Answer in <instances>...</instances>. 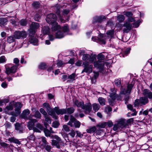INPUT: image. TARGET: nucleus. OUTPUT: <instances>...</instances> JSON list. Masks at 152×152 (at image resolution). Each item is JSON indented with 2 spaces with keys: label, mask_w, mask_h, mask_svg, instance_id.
Segmentation results:
<instances>
[{
  "label": "nucleus",
  "mask_w": 152,
  "mask_h": 152,
  "mask_svg": "<svg viewBox=\"0 0 152 152\" xmlns=\"http://www.w3.org/2000/svg\"><path fill=\"white\" fill-rule=\"evenodd\" d=\"M124 14L128 18L125 21L124 23L122 24L121 27H124L123 29L124 33H128L132 29V24L131 23L135 21V18L132 17L133 14L130 12H125Z\"/></svg>",
  "instance_id": "obj_1"
},
{
  "label": "nucleus",
  "mask_w": 152,
  "mask_h": 152,
  "mask_svg": "<svg viewBox=\"0 0 152 152\" xmlns=\"http://www.w3.org/2000/svg\"><path fill=\"white\" fill-rule=\"evenodd\" d=\"M116 123L114 124L113 128V130L115 131L118 129L121 130L127 126L126 120L124 119H119L116 121Z\"/></svg>",
  "instance_id": "obj_2"
},
{
  "label": "nucleus",
  "mask_w": 152,
  "mask_h": 152,
  "mask_svg": "<svg viewBox=\"0 0 152 152\" xmlns=\"http://www.w3.org/2000/svg\"><path fill=\"white\" fill-rule=\"evenodd\" d=\"M37 122V120L36 119H31L27 123V126L30 130L33 129L34 132H40L41 131L34 127V124Z\"/></svg>",
  "instance_id": "obj_3"
},
{
  "label": "nucleus",
  "mask_w": 152,
  "mask_h": 152,
  "mask_svg": "<svg viewBox=\"0 0 152 152\" xmlns=\"http://www.w3.org/2000/svg\"><path fill=\"white\" fill-rule=\"evenodd\" d=\"M67 124L72 127H75L79 128L80 127L81 123L72 115H70V121L67 123Z\"/></svg>",
  "instance_id": "obj_4"
},
{
  "label": "nucleus",
  "mask_w": 152,
  "mask_h": 152,
  "mask_svg": "<svg viewBox=\"0 0 152 152\" xmlns=\"http://www.w3.org/2000/svg\"><path fill=\"white\" fill-rule=\"evenodd\" d=\"M52 139H55V140H51V144L52 145L55 146L57 148H59L60 147V143L63 142L61 138L57 135H53L51 136Z\"/></svg>",
  "instance_id": "obj_5"
},
{
  "label": "nucleus",
  "mask_w": 152,
  "mask_h": 152,
  "mask_svg": "<svg viewBox=\"0 0 152 152\" xmlns=\"http://www.w3.org/2000/svg\"><path fill=\"white\" fill-rule=\"evenodd\" d=\"M27 36V33L25 31H15L13 35L15 38L18 39H24Z\"/></svg>",
  "instance_id": "obj_6"
},
{
  "label": "nucleus",
  "mask_w": 152,
  "mask_h": 152,
  "mask_svg": "<svg viewBox=\"0 0 152 152\" xmlns=\"http://www.w3.org/2000/svg\"><path fill=\"white\" fill-rule=\"evenodd\" d=\"M90 63L86 61L83 63V65L84 68L82 72V73L86 72L89 74L92 72L93 65H89Z\"/></svg>",
  "instance_id": "obj_7"
},
{
  "label": "nucleus",
  "mask_w": 152,
  "mask_h": 152,
  "mask_svg": "<svg viewBox=\"0 0 152 152\" xmlns=\"http://www.w3.org/2000/svg\"><path fill=\"white\" fill-rule=\"evenodd\" d=\"M18 66V65H16L10 67L7 65H5V72L8 75H9L11 73H15L17 71Z\"/></svg>",
  "instance_id": "obj_8"
},
{
  "label": "nucleus",
  "mask_w": 152,
  "mask_h": 152,
  "mask_svg": "<svg viewBox=\"0 0 152 152\" xmlns=\"http://www.w3.org/2000/svg\"><path fill=\"white\" fill-rule=\"evenodd\" d=\"M107 36L102 35L99 36V37H95L92 38V40L94 41L99 42L101 44H104L106 42L105 39L107 38Z\"/></svg>",
  "instance_id": "obj_9"
},
{
  "label": "nucleus",
  "mask_w": 152,
  "mask_h": 152,
  "mask_svg": "<svg viewBox=\"0 0 152 152\" xmlns=\"http://www.w3.org/2000/svg\"><path fill=\"white\" fill-rule=\"evenodd\" d=\"M46 20L48 23L50 24L56 22L57 17L55 14L50 13L47 15Z\"/></svg>",
  "instance_id": "obj_10"
},
{
  "label": "nucleus",
  "mask_w": 152,
  "mask_h": 152,
  "mask_svg": "<svg viewBox=\"0 0 152 152\" xmlns=\"http://www.w3.org/2000/svg\"><path fill=\"white\" fill-rule=\"evenodd\" d=\"M40 25L38 23L33 22L30 26L29 29L30 34H34L35 33V30L39 27Z\"/></svg>",
  "instance_id": "obj_11"
},
{
  "label": "nucleus",
  "mask_w": 152,
  "mask_h": 152,
  "mask_svg": "<svg viewBox=\"0 0 152 152\" xmlns=\"http://www.w3.org/2000/svg\"><path fill=\"white\" fill-rule=\"evenodd\" d=\"M133 85L132 84H129L128 85L127 87V89L126 90L124 89L122 86H121L120 88V94H125L126 93H130L131 91V90Z\"/></svg>",
  "instance_id": "obj_12"
},
{
  "label": "nucleus",
  "mask_w": 152,
  "mask_h": 152,
  "mask_svg": "<svg viewBox=\"0 0 152 152\" xmlns=\"http://www.w3.org/2000/svg\"><path fill=\"white\" fill-rule=\"evenodd\" d=\"M104 62L102 61H98L94 62V63L95 67L99 69H103L104 65Z\"/></svg>",
  "instance_id": "obj_13"
},
{
  "label": "nucleus",
  "mask_w": 152,
  "mask_h": 152,
  "mask_svg": "<svg viewBox=\"0 0 152 152\" xmlns=\"http://www.w3.org/2000/svg\"><path fill=\"white\" fill-rule=\"evenodd\" d=\"M95 57L90 56L88 54H85L83 55L82 59L84 61H88L89 63H92L94 60Z\"/></svg>",
  "instance_id": "obj_14"
},
{
  "label": "nucleus",
  "mask_w": 152,
  "mask_h": 152,
  "mask_svg": "<svg viewBox=\"0 0 152 152\" xmlns=\"http://www.w3.org/2000/svg\"><path fill=\"white\" fill-rule=\"evenodd\" d=\"M13 105L11 103L9 104L8 106H7L6 107L3 109L4 112L6 114H7L9 115H11L12 114V112H10L13 109Z\"/></svg>",
  "instance_id": "obj_15"
},
{
  "label": "nucleus",
  "mask_w": 152,
  "mask_h": 152,
  "mask_svg": "<svg viewBox=\"0 0 152 152\" xmlns=\"http://www.w3.org/2000/svg\"><path fill=\"white\" fill-rule=\"evenodd\" d=\"M30 113V111L28 109H25L23 111L20 115L21 117L25 119H29V118L27 116Z\"/></svg>",
  "instance_id": "obj_16"
},
{
  "label": "nucleus",
  "mask_w": 152,
  "mask_h": 152,
  "mask_svg": "<svg viewBox=\"0 0 152 152\" xmlns=\"http://www.w3.org/2000/svg\"><path fill=\"white\" fill-rule=\"evenodd\" d=\"M82 109L85 110V112L86 113H88L91 111L92 109L91 104L88 103L84 104Z\"/></svg>",
  "instance_id": "obj_17"
},
{
  "label": "nucleus",
  "mask_w": 152,
  "mask_h": 152,
  "mask_svg": "<svg viewBox=\"0 0 152 152\" xmlns=\"http://www.w3.org/2000/svg\"><path fill=\"white\" fill-rule=\"evenodd\" d=\"M31 110L32 113H33L32 116L36 118L40 119L41 118V114L40 113L38 110L34 108H32Z\"/></svg>",
  "instance_id": "obj_18"
},
{
  "label": "nucleus",
  "mask_w": 152,
  "mask_h": 152,
  "mask_svg": "<svg viewBox=\"0 0 152 152\" xmlns=\"http://www.w3.org/2000/svg\"><path fill=\"white\" fill-rule=\"evenodd\" d=\"M105 19V17L104 16H96L93 18V23H95L96 22L101 23Z\"/></svg>",
  "instance_id": "obj_19"
},
{
  "label": "nucleus",
  "mask_w": 152,
  "mask_h": 152,
  "mask_svg": "<svg viewBox=\"0 0 152 152\" xmlns=\"http://www.w3.org/2000/svg\"><path fill=\"white\" fill-rule=\"evenodd\" d=\"M50 24L52 25L51 29L52 31H58L59 30H61V28L56 22L51 23Z\"/></svg>",
  "instance_id": "obj_20"
},
{
  "label": "nucleus",
  "mask_w": 152,
  "mask_h": 152,
  "mask_svg": "<svg viewBox=\"0 0 152 152\" xmlns=\"http://www.w3.org/2000/svg\"><path fill=\"white\" fill-rule=\"evenodd\" d=\"M54 110L56 113L58 115H63L66 113V109H59L57 107H55L54 108Z\"/></svg>",
  "instance_id": "obj_21"
},
{
  "label": "nucleus",
  "mask_w": 152,
  "mask_h": 152,
  "mask_svg": "<svg viewBox=\"0 0 152 152\" xmlns=\"http://www.w3.org/2000/svg\"><path fill=\"white\" fill-rule=\"evenodd\" d=\"M15 129L19 133H23V128L21 124L18 123H17L15 124Z\"/></svg>",
  "instance_id": "obj_22"
},
{
  "label": "nucleus",
  "mask_w": 152,
  "mask_h": 152,
  "mask_svg": "<svg viewBox=\"0 0 152 152\" xmlns=\"http://www.w3.org/2000/svg\"><path fill=\"white\" fill-rule=\"evenodd\" d=\"M142 94L144 96L152 99V93L148 89H144L142 91Z\"/></svg>",
  "instance_id": "obj_23"
},
{
  "label": "nucleus",
  "mask_w": 152,
  "mask_h": 152,
  "mask_svg": "<svg viewBox=\"0 0 152 152\" xmlns=\"http://www.w3.org/2000/svg\"><path fill=\"white\" fill-rule=\"evenodd\" d=\"M47 112H48V114L52 116L53 118H54L55 119H57L58 118V116L56 115L55 113V111L54 110H53L52 109L50 108L49 109L47 110Z\"/></svg>",
  "instance_id": "obj_24"
},
{
  "label": "nucleus",
  "mask_w": 152,
  "mask_h": 152,
  "mask_svg": "<svg viewBox=\"0 0 152 152\" xmlns=\"http://www.w3.org/2000/svg\"><path fill=\"white\" fill-rule=\"evenodd\" d=\"M29 42L34 45H38V40L34 37H31L29 39Z\"/></svg>",
  "instance_id": "obj_25"
},
{
  "label": "nucleus",
  "mask_w": 152,
  "mask_h": 152,
  "mask_svg": "<svg viewBox=\"0 0 152 152\" xmlns=\"http://www.w3.org/2000/svg\"><path fill=\"white\" fill-rule=\"evenodd\" d=\"M74 104L78 107H81L82 109L83 107L84 103L83 102H79L77 100H75L74 102Z\"/></svg>",
  "instance_id": "obj_26"
},
{
  "label": "nucleus",
  "mask_w": 152,
  "mask_h": 152,
  "mask_svg": "<svg viewBox=\"0 0 152 152\" xmlns=\"http://www.w3.org/2000/svg\"><path fill=\"white\" fill-rule=\"evenodd\" d=\"M61 30H58L55 34V37L56 38L61 39L64 36V33L61 32Z\"/></svg>",
  "instance_id": "obj_27"
},
{
  "label": "nucleus",
  "mask_w": 152,
  "mask_h": 152,
  "mask_svg": "<svg viewBox=\"0 0 152 152\" xmlns=\"http://www.w3.org/2000/svg\"><path fill=\"white\" fill-rule=\"evenodd\" d=\"M50 28L48 26H44L43 27L42 30V32L44 35L48 34L49 33Z\"/></svg>",
  "instance_id": "obj_28"
},
{
  "label": "nucleus",
  "mask_w": 152,
  "mask_h": 152,
  "mask_svg": "<svg viewBox=\"0 0 152 152\" xmlns=\"http://www.w3.org/2000/svg\"><path fill=\"white\" fill-rule=\"evenodd\" d=\"M76 77L75 73H73L72 74L68 76V78L69 79L67 81V82H72L75 80V78Z\"/></svg>",
  "instance_id": "obj_29"
},
{
  "label": "nucleus",
  "mask_w": 152,
  "mask_h": 152,
  "mask_svg": "<svg viewBox=\"0 0 152 152\" xmlns=\"http://www.w3.org/2000/svg\"><path fill=\"white\" fill-rule=\"evenodd\" d=\"M56 14L58 15V18L60 20L61 22L62 23H64L65 22V20L63 19V16H61L60 14V11L58 9L56 12Z\"/></svg>",
  "instance_id": "obj_30"
},
{
  "label": "nucleus",
  "mask_w": 152,
  "mask_h": 152,
  "mask_svg": "<svg viewBox=\"0 0 152 152\" xmlns=\"http://www.w3.org/2000/svg\"><path fill=\"white\" fill-rule=\"evenodd\" d=\"M125 17L124 15H118L117 17V20L120 23H121L125 20Z\"/></svg>",
  "instance_id": "obj_31"
},
{
  "label": "nucleus",
  "mask_w": 152,
  "mask_h": 152,
  "mask_svg": "<svg viewBox=\"0 0 152 152\" xmlns=\"http://www.w3.org/2000/svg\"><path fill=\"white\" fill-rule=\"evenodd\" d=\"M140 104L144 105L148 103V98L144 97H141L140 99Z\"/></svg>",
  "instance_id": "obj_32"
},
{
  "label": "nucleus",
  "mask_w": 152,
  "mask_h": 152,
  "mask_svg": "<svg viewBox=\"0 0 152 152\" xmlns=\"http://www.w3.org/2000/svg\"><path fill=\"white\" fill-rule=\"evenodd\" d=\"M20 113V109L16 108L15 109V112H12V114L11 115L17 116L19 115Z\"/></svg>",
  "instance_id": "obj_33"
},
{
  "label": "nucleus",
  "mask_w": 152,
  "mask_h": 152,
  "mask_svg": "<svg viewBox=\"0 0 152 152\" xmlns=\"http://www.w3.org/2000/svg\"><path fill=\"white\" fill-rule=\"evenodd\" d=\"M92 106L93 110L95 112L97 111L100 107V105L99 104L95 103L93 104Z\"/></svg>",
  "instance_id": "obj_34"
},
{
  "label": "nucleus",
  "mask_w": 152,
  "mask_h": 152,
  "mask_svg": "<svg viewBox=\"0 0 152 152\" xmlns=\"http://www.w3.org/2000/svg\"><path fill=\"white\" fill-rule=\"evenodd\" d=\"M8 140L10 142H14L18 145H20V141L14 137L9 138L8 139Z\"/></svg>",
  "instance_id": "obj_35"
},
{
  "label": "nucleus",
  "mask_w": 152,
  "mask_h": 152,
  "mask_svg": "<svg viewBox=\"0 0 152 152\" xmlns=\"http://www.w3.org/2000/svg\"><path fill=\"white\" fill-rule=\"evenodd\" d=\"M98 101L100 104L102 105H104L105 104V99L101 97H99L98 99Z\"/></svg>",
  "instance_id": "obj_36"
},
{
  "label": "nucleus",
  "mask_w": 152,
  "mask_h": 152,
  "mask_svg": "<svg viewBox=\"0 0 152 152\" xmlns=\"http://www.w3.org/2000/svg\"><path fill=\"white\" fill-rule=\"evenodd\" d=\"M14 36H10L8 37L7 39V42L8 43H10L13 42L15 40V39Z\"/></svg>",
  "instance_id": "obj_37"
},
{
  "label": "nucleus",
  "mask_w": 152,
  "mask_h": 152,
  "mask_svg": "<svg viewBox=\"0 0 152 152\" xmlns=\"http://www.w3.org/2000/svg\"><path fill=\"white\" fill-rule=\"evenodd\" d=\"M47 67V66L45 63H40L39 66V68L42 69H45Z\"/></svg>",
  "instance_id": "obj_38"
},
{
  "label": "nucleus",
  "mask_w": 152,
  "mask_h": 152,
  "mask_svg": "<svg viewBox=\"0 0 152 152\" xmlns=\"http://www.w3.org/2000/svg\"><path fill=\"white\" fill-rule=\"evenodd\" d=\"M7 22L6 19L3 18H0V26H2L5 24V23Z\"/></svg>",
  "instance_id": "obj_39"
},
{
  "label": "nucleus",
  "mask_w": 152,
  "mask_h": 152,
  "mask_svg": "<svg viewBox=\"0 0 152 152\" xmlns=\"http://www.w3.org/2000/svg\"><path fill=\"white\" fill-rule=\"evenodd\" d=\"M97 58V59L98 60V61H102V60L104 59L105 56L102 53H100L98 54Z\"/></svg>",
  "instance_id": "obj_40"
},
{
  "label": "nucleus",
  "mask_w": 152,
  "mask_h": 152,
  "mask_svg": "<svg viewBox=\"0 0 152 152\" xmlns=\"http://www.w3.org/2000/svg\"><path fill=\"white\" fill-rule=\"evenodd\" d=\"M96 130V128L95 126H94L91 128L87 129L86 131L87 133H91L95 132Z\"/></svg>",
  "instance_id": "obj_41"
},
{
  "label": "nucleus",
  "mask_w": 152,
  "mask_h": 152,
  "mask_svg": "<svg viewBox=\"0 0 152 152\" xmlns=\"http://www.w3.org/2000/svg\"><path fill=\"white\" fill-rule=\"evenodd\" d=\"M109 93L110 94L109 96L113 100H114L116 98L117 94L115 93Z\"/></svg>",
  "instance_id": "obj_42"
},
{
  "label": "nucleus",
  "mask_w": 152,
  "mask_h": 152,
  "mask_svg": "<svg viewBox=\"0 0 152 152\" xmlns=\"http://www.w3.org/2000/svg\"><path fill=\"white\" fill-rule=\"evenodd\" d=\"M75 109L73 107H70L67 109L66 112L69 114L73 113L75 111Z\"/></svg>",
  "instance_id": "obj_43"
},
{
  "label": "nucleus",
  "mask_w": 152,
  "mask_h": 152,
  "mask_svg": "<svg viewBox=\"0 0 152 152\" xmlns=\"http://www.w3.org/2000/svg\"><path fill=\"white\" fill-rule=\"evenodd\" d=\"M61 31L62 30L64 32H68L69 31L68 27L67 24H65L64 26L61 28Z\"/></svg>",
  "instance_id": "obj_44"
},
{
  "label": "nucleus",
  "mask_w": 152,
  "mask_h": 152,
  "mask_svg": "<svg viewBox=\"0 0 152 152\" xmlns=\"http://www.w3.org/2000/svg\"><path fill=\"white\" fill-rule=\"evenodd\" d=\"M64 131L66 132H69V127L67 125H64L63 126V129L61 130V132H64Z\"/></svg>",
  "instance_id": "obj_45"
},
{
  "label": "nucleus",
  "mask_w": 152,
  "mask_h": 152,
  "mask_svg": "<svg viewBox=\"0 0 152 152\" xmlns=\"http://www.w3.org/2000/svg\"><path fill=\"white\" fill-rule=\"evenodd\" d=\"M44 132L45 134V136L47 137H49L50 136V134L51 133L50 131L46 129L45 128L44 129Z\"/></svg>",
  "instance_id": "obj_46"
},
{
  "label": "nucleus",
  "mask_w": 152,
  "mask_h": 152,
  "mask_svg": "<svg viewBox=\"0 0 152 152\" xmlns=\"http://www.w3.org/2000/svg\"><path fill=\"white\" fill-rule=\"evenodd\" d=\"M135 21L134 22V23L132 24V25H133V27H134V28H137L140 25V20H137L136 21Z\"/></svg>",
  "instance_id": "obj_47"
},
{
  "label": "nucleus",
  "mask_w": 152,
  "mask_h": 152,
  "mask_svg": "<svg viewBox=\"0 0 152 152\" xmlns=\"http://www.w3.org/2000/svg\"><path fill=\"white\" fill-rule=\"evenodd\" d=\"M131 49L130 48H127L125 51H124L123 56L124 57L125 56H126L129 53Z\"/></svg>",
  "instance_id": "obj_48"
},
{
  "label": "nucleus",
  "mask_w": 152,
  "mask_h": 152,
  "mask_svg": "<svg viewBox=\"0 0 152 152\" xmlns=\"http://www.w3.org/2000/svg\"><path fill=\"white\" fill-rule=\"evenodd\" d=\"M44 117L45 118V120L48 123L51 124V120L50 118L48 115L47 114L46 115L44 116Z\"/></svg>",
  "instance_id": "obj_49"
},
{
  "label": "nucleus",
  "mask_w": 152,
  "mask_h": 152,
  "mask_svg": "<svg viewBox=\"0 0 152 152\" xmlns=\"http://www.w3.org/2000/svg\"><path fill=\"white\" fill-rule=\"evenodd\" d=\"M44 147L45 148V149L48 152L50 151L52 148L51 146L49 145L48 144L44 146Z\"/></svg>",
  "instance_id": "obj_50"
},
{
  "label": "nucleus",
  "mask_w": 152,
  "mask_h": 152,
  "mask_svg": "<svg viewBox=\"0 0 152 152\" xmlns=\"http://www.w3.org/2000/svg\"><path fill=\"white\" fill-rule=\"evenodd\" d=\"M63 15H65L68 14L70 10L69 9H64L62 11Z\"/></svg>",
  "instance_id": "obj_51"
},
{
  "label": "nucleus",
  "mask_w": 152,
  "mask_h": 152,
  "mask_svg": "<svg viewBox=\"0 0 152 152\" xmlns=\"http://www.w3.org/2000/svg\"><path fill=\"white\" fill-rule=\"evenodd\" d=\"M20 24L23 26H25L27 24L26 21L24 19H22L20 22Z\"/></svg>",
  "instance_id": "obj_52"
},
{
  "label": "nucleus",
  "mask_w": 152,
  "mask_h": 152,
  "mask_svg": "<svg viewBox=\"0 0 152 152\" xmlns=\"http://www.w3.org/2000/svg\"><path fill=\"white\" fill-rule=\"evenodd\" d=\"M36 127L39 129L40 131L41 130H42L43 129V126L41 124L39 123L37 124Z\"/></svg>",
  "instance_id": "obj_53"
},
{
  "label": "nucleus",
  "mask_w": 152,
  "mask_h": 152,
  "mask_svg": "<svg viewBox=\"0 0 152 152\" xmlns=\"http://www.w3.org/2000/svg\"><path fill=\"white\" fill-rule=\"evenodd\" d=\"M41 139H42V141L43 143V146L48 144V142H47V141L46 140V138H45V137H42Z\"/></svg>",
  "instance_id": "obj_54"
},
{
  "label": "nucleus",
  "mask_w": 152,
  "mask_h": 152,
  "mask_svg": "<svg viewBox=\"0 0 152 152\" xmlns=\"http://www.w3.org/2000/svg\"><path fill=\"white\" fill-rule=\"evenodd\" d=\"M33 6L35 8H37L39 6V2L35 1L32 4Z\"/></svg>",
  "instance_id": "obj_55"
},
{
  "label": "nucleus",
  "mask_w": 152,
  "mask_h": 152,
  "mask_svg": "<svg viewBox=\"0 0 152 152\" xmlns=\"http://www.w3.org/2000/svg\"><path fill=\"white\" fill-rule=\"evenodd\" d=\"M6 59L4 56H2L0 57V63H3L5 62L6 61Z\"/></svg>",
  "instance_id": "obj_56"
},
{
  "label": "nucleus",
  "mask_w": 152,
  "mask_h": 152,
  "mask_svg": "<svg viewBox=\"0 0 152 152\" xmlns=\"http://www.w3.org/2000/svg\"><path fill=\"white\" fill-rule=\"evenodd\" d=\"M114 82L115 84L117 86H119L121 84V80L118 79L115 80Z\"/></svg>",
  "instance_id": "obj_57"
},
{
  "label": "nucleus",
  "mask_w": 152,
  "mask_h": 152,
  "mask_svg": "<svg viewBox=\"0 0 152 152\" xmlns=\"http://www.w3.org/2000/svg\"><path fill=\"white\" fill-rule=\"evenodd\" d=\"M140 104V99H137L135 100L134 103V107H138L139 105Z\"/></svg>",
  "instance_id": "obj_58"
},
{
  "label": "nucleus",
  "mask_w": 152,
  "mask_h": 152,
  "mask_svg": "<svg viewBox=\"0 0 152 152\" xmlns=\"http://www.w3.org/2000/svg\"><path fill=\"white\" fill-rule=\"evenodd\" d=\"M59 125V122L57 121H55L53 123L52 125L53 127L57 128Z\"/></svg>",
  "instance_id": "obj_59"
},
{
  "label": "nucleus",
  "mask_w": 152,
  "mask_h": 152,
  "mask_svg": "<svg viewBox=\"0 0 152 152\" xmlns=\"http://www.w3.org/2000/svg\"><path fill=\"white\" fill-rule=\"evenodd\" d=\"M15 107L20 109L22 107V104L20 102H17L15 104Z\"/></svg>",
  "instance_id": "obj_60"
},
{
  "label": "nucleus",
  "mask_w": 152,
  "mask_h": 152,
  "mask_svg": "<svg viewBox=\"0 0 152 152\" xmlns=\"http://www.w3.org/2000/svg\"><path fill=\"white\" fill-rule=\"evenodd\" d=\"M68 134L69 135L72 137L73 138L75 135V132L74 130H72Z\"/></svg>",
  "instance_id": "obj_61"
},
{
  "label": "nucleus",
  "mask_w": 152,
  "mask_h": 152,
  "mask_svg": "<svg viewBox=\"0 0 152 152\" xmlns=\"http://www.w3.org/2000/svg\"><path fill=\"white\" fill-rule=\"evenodd\" d=\"M106 125V122H103L102 123L99 124L98 125V126L99 127H101V128H104Z\"/></svg>",
  "instance_id": "obj_62"
},
{
  "label": "nucleus",
  "mask_w": 152,
  "mask_h": 152,
  "mask_svg": "<svg viewBox=\"0 0 152 152\" xmlns=\"http://www.w3.org/2000/svg\"><path fill=\"white\" fill-rule=\"evenodd\" d=\"M64 64H65V63H63L62 61L59 60L58 61L57 65L58 67H59L61 66Z\"/></svg>",
  "instance_id": "obj_63"
},
{
  "label": "nucleus",
  "mask_w": 152,
  "mask_h": 152,
  "mask_svg": "<svg viewBox=\"0 0 152 152\" xmlns=\"http://www.w3.org/2000/svg\"><path fill=\"white\" fill-rule=\"evenodd\" d=\"M114 26V24L113 23V22L112 21H108L107 23V26H110L113 27Z\"/></svg>",
  "instance_id": "obj_64"
}]
</instances>
